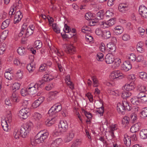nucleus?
I'll return each instance as SVG.
<instances>
[{"mask_svg": "<svg viewBox=\"0 0 147 147\" xmlns=\"http://www.w3.org/2000/svg\"><path fill=\"white\" fill-rule=\"evenodd\" d=\"M26 28V25H23L20 32L18 34L19 37H21L23 36L24 37L27 38L32 34L35 29L34 25L33 24L30 25L27 28Z\"/></svg>", "mask_w": 147, "mask_h": 147, "instance_id": "obj_1", "label": "nucleus"}, {"mask_svg": "<svg viewBox=\"0 0 147 147\" xmlns=\"http://www.w3.org/2000/svg\"><path fill=\"white\" fill-rule=\"evenodd\" d=\"M131 105L126 99L123 100L122 103H119L117 105V110L121 114H123L126 110L128 111L131 110Z\"/></svg>", "mask_w": 147, "mask_h": 147, "instance_id": "obj_2", "label": "nucleus"}, {"mask_svg": "<svg viewBox=\"0 0 147 147\" xmlns=\"http://www.w3.org/2000/svg\"><path fill=\"white\" fill-rule=\"evenodd\" d=\"M32 124L31 122L27 123L21 127L20 134L22 138H25L29 133L32 128Z\"/></svg>", "mask_w": 147, "mask_h": 147, "instance_id": "obj_3", "label": "nucleus"}, {"mask_svg": "<svg viewBox=\"0 0 147 147\" xmlns=\"http://www.w3.org/2000/svg\"><path fill=\"white\" fill-rule=\"evenodd\" d=\"M68 128V125L67 122L65 120L61 121L58 125V129L57 132L60 135L65 132Z\"/></svg>", "mask_w": 147, "mask_h": 147, "instance_id": "obj_4", "label": "nucleus"}, {"mask_svg": "<svg viewBox=\"0 0 147 147\" xmlns=\"http://www.w3.org/2000/svg\"><path fill=\"white\" fill-rule=\"evenodd\" d=\"M124 78V75L120 71H114L110 75V78L112 80H118Z\"/></svg>", "mask_w": 147, "mask_h": 147, "instance_id": "obj_5", "label": "nucleus"}, {"mask_svg": "<svg viewBox=\"0 0 147 147\" xmlns=\"http://www.w3.org/2000/svg\"><path fill=\"white\" fill-rule=\"evenodd\" d=\"M30 110L26 108L22 109L19 111L18 115L23 119H26L30 115Z\"/></svg>", "mask_w": 147, "mask_h": 147, "instance_id": "obj_6", "label": "nucleus"}, {"mask_svg": "<svg viewBox=\"0 0 147 147\" xmlns=\"http://www.w3.org/2000/svg\"><path fill=\"white\" fill-rule=\"evenodd\" d=\"M75 133L73 130H71L67 133L64 141L65 142H68L71 141L74 137Z\"/></svg>", "mask_w": 147, "mask_h": 147, "instance_id": "obj_7", "label": "nucleus"}, {"mask_svg": "<svg viewBox=\"0 0 147 147\" xmlns=\"http://www.w3.org/2000/svg\"><path fill=\"white\" fill-rule=\"evenodd\" d=\"M48 135L49 133L47 132L46 131L44 132L40 131L37 134L36 137L37 138V136L38 137L39 136V138H38L40 142H43L48 137Z\"/></svg>", "mask_w": 147, "mask_h": 147, "instance_id": "obj_8", "label": "nucleus"}, {"mask_svg": "<svg viewBox=\"0 0 147 147\" xmlns=\"http://www.w3.org/2000/svg\"><path fill=\"white\" fill-rule=\"evenodd\" d=\"M139 12L140 15L143 18H147V8L146 7L142 5L140 6Z\"/></svg>", "mask_w": 147, "mask_h": 147, "instance_id": "obj_9", "label": "nucleus"}, {"mask_svg": "<svg viewBox=\"0 0 147 147\" xmlns=\"http://www.w3.org/2000/svg\"><path fill=\"white\" fill-rule=\"evenodd\" d=\"M118 9L120 12L125 13L129 9V7L128 4L122 3L119 4Z\"/></svg>", "mask_w": 147, "mask_h": 147, "instance_id": "obj_10", "label": "nucleus"}, {"mask_svg": "<svg viewBox=\"0 0 147 147\" xmlns=\"http://www.w3.org/2000/svg\"><path fill=\"white\" fill-rule=\"evenodd\" d=\"M15 14L14 18V24H17L21 20L22 18V15L20 11H17L16 13L13 12Z\"/></svg>", "mask_w": 147, "mask_h": 147, "instance_id": "obj_11", "label": "nucleus"}, {"mask_svg": "<svg viewBox=\"0 0 147 147\" xmlns=\"http://www.w3.org/2000/svg\"><path fill=\"white\" fill-rule=\"evenodd\" d=\"M131 67V65L130 62L128 61H126L123 62L121 66L122 69L126 71L129 70Z\"/></svg>", "mask_w": 147, "mask_h": 147, "instance_id": "obj_12", "label": "nucleus"}, {"mask_svg": "<svg viewBox=\"0 0 147 147\" xmlns=\"http://www.w3.org/2000/svg\"><path fill=\"white\" fill-rule=\"evenodd\" d=\"M44 98L43 97H40L35 100L32 104V107L34 108L38 107L44 101Z\"/></svg>", "mask_w": 147, "mask_h": 147, "instance_id": "obj_13", "label": "nucleus"}, {"mask_svg": "<svg viewBox=\"0 0 147 147\" xmlns=\"http://www.w3.org/2000/svg\"><path fill=\"white\" fill-rule=\"evenodd\" d=\"M65 50L67 53L72 54L75 52L76 49L72 44H69L66 46Z\"/></svg>", "mask_w": 147, "mask_h": 147, "instance_id": "obj_14", "label": "nucleus"}, {"mask_svg": "<svg viewBox=\"0 0 147 147\" xmlns=\"http://www.w3.org/2000/svg\"><path fill=\"white\" fill-rule=\"evenodd\" d=\"M114 57L112 54L109 53L106 56L105 60L107 64H109L112 63L114 62Z\"/></svg>", "mask_w": 147, "mask_h": 147, "instance_id": "obj_15", "label": "nucleus"}, {"mask_svg": "<svg viewBox=\"0 0 147 147\" xmlns=\"http://www.w3.org/2000/svg\"><path fill=\"white\" fill-rule=\"evenodd\" d=\"M21 2L20 0H17L16 2V5H14L13 6L11 7L10 10L9 11V15H12L13 14V13L14 11V8L16 7H17L19 9L21 7Z\"/></svg>", "mask_w": 147, "mask_h": 147, "instance_id": "obj_16", "label": "nucleus"}, {"mask_svg": "<svg viewBox=\"0 0 147 147\" xmlns=\"http://www.w3.org/2000/svg\"><path fill=\"white\" fill-rule=\"evenodd\" d=\"M123 142L124 144L127 147H129L131 144V137L128 135L127 134H125L123 139Z\"/></svg>", "mask_w": 147, "mask_h": 147, "instance_id": "obj_17", "label": "nucleus"}, {"mask_svg": "<svg viewBox=\"0 0 147 147\" xmlns=\"http://www.w3.org/2000/svg\"><path fill=\"white\" fill-rule=\"evenodd\" d=\"M114 33L117 35H120L122 34L123 31V27L120 26H115L113 30Z\"/></svg>", "mask_w": 147, "mask_h": 147, "instance_id": "obj_18", "label": "nucleus"}, {"mask_svg": "<svg viewBox=\"0 0 147 147\" xmlns=\"http://www.w3.org/2000/svg\"><path fill=\"white\" fill-rule=\"evenodd\" d=\"M65 81L67 85L71 89L73 90L74 88V85L71 80L70 75H67L66 76Z\"/></svg>", "mask_w": 147, "mask_h": 147, "instance_id": "obj_19", "label": "nucleus"}, {"mask_svg": "<svg viewBox=\"0 0 147 147\" xmlns=\"http://www.w3.org/2000/svg\"><path fill=\"white\" fill-rule=\"evenodd\" d=\"M65 81L67 85L71 89L73 90L74 88V85L71 80L70 75H67L66 76Z\"/></svg>", "mask_w": 147, "mask_h": 147, "instance_id": "obj_20", "label": "nucleus"}, {"mask_svg": "<svg viewBox=\"0 0 147 147\" xmlns=\"http://www.w3.org/2000/svg\"><path fill=\"white\" fill-rule=\"evenodd\" d=\"M65 81L67 85L71 89L73 90L74 88V85L71 80L70 75H67L66 76Z\"/></svg>", "mask_w": 147, "mask_h": 147, "instance_id": "obj_21", "label": "nucleus"}, {"mask_svg": "<svg viewBox=\"0 0 147 147\" xmlns=\"http://www.w3.org/2000/svg\"><path fill=\"white\" fill-rule=\"evenodd\" d=\"M107 47L109 52L111 54L114 53L116 50V47L114 44L109 43L107 44Z\"/></svg>", "mask_w": 147, "mask_h": 147, "instance_id": "obj_22", "label": "nucleus"}, {"mask_svg": "<svg viewBox=\"0 0 147 147\" xmlns=\"http://www.w3.org/2000/svg\"><path fill=\"white\" fill-rule=\"evenodd\" d=\"M34 119L38 123H40L42 120V115L40 113L35 112L33 115Z\"/></svg>", "mask_w": 147, "mask_h": 147, "instance_id": "obj_23", "label": "nucleus"}, {"mask_svg": "<svg viewBox=\"0 0 147 147\" xmlns=\"http://www.w3.org/2000/svg\"><path fill=\"white\" fill-rule=\"evenodd\" d=\"M58 94L59 92L57 91L50 92L49 94L48 100H51L56 98L57 97Z\"/></svg>", "mask_w": 147, "mask_h": 147, "instance_id": "obj_24", "label": "nucleus"}, {"mask_svg": "<svg viewBox=\"0 0 147 147\" xmlns=\"http://www.w3.org/2000/svg\"><path fill=\"white\" fill-rule=\"evenodd\" d=\"M11 99L14 102H18L19 100V98L18 93L15 91H14L12 94Z\"/></svg>", "mask_w": 147, "mask_h": 147, "instance_id": "obj_25", "label": "nucleus"}, {"mask_svg": "<svg viewBox=\"0 0 147 147\" xmlns=\"http://www.w3.org/2000/svg\"><path fill=\"white\" fill-rule=\"evenodd\" d=\"M44 83L42 80L39 81L37 82L36 84L33 83H31L30 84L28 87L27 89L30 88L32 87H37L38 86H42L43 85Z\"/></svg>", "mask_w": 147, "mask_h": 147, "instance_id": "obj_26", "label": "nucleus"}, {"mask_svg": "<svg viewBox=\"0 0 147 147\" xmlns=\"http://www.w3.org/2000/svg\"><path fill=\"white\" fill-rule=\"evenodd\" d=\"M51 108L57 113L61 110L62 106L60 104H57L53 105Z\"/></svg>", "mask_w": 147, "mask_h": 147, "instance_id": "obj_27", "label": "nucleus"}, {"mask_svg": "<svg viewBox=\"0 0 147 147\" xmlns=\"http://www.w3.org/2000/svg\"><path fill=\"white\" fill-rule=\"evenodd\" d=\"M1 125L5 131H8L9 130L7 122L6 120L4 119L1 121Z\"/></svg>", "mask_w": 147, "mask_h": 147, "instance_id": "obj_28", "label": "nucleus"}, {"mask_svg": "<svg viewBox=\"0 0 147 147\" xmlns=\"http://www.w3.org/2000/svg\"><path fill=\"white\" fill-rule=\"evenodd\" d=\"M144 43L142 42H140L137 44V49L138 51L140 53H142L144 51L143 47Z\"/></svg>", "mask_w": 147, "mask_h": 147, "instance_id": "obj_29", "label": "nucleus"}, {"mask_svg": "<svg viewBox=\"0 0 147 147\" xmlns=\"http://www.w3.org/2000/svg\"><path fill=\"white\" fill-rule=\"evenodd\" d=\"M55 120L54 117L48 118L45 122V124L48 126H50L55 122Z\"/></svg>", "mask_w": 147, "mask_h": 147, "instance_id": "obj_30", "label": "nucleus"}, {"mask_svg": "<svg viewBox=\"0 0 147 147\" xmlns=\"http://www.w3.org/2000/svg\"><path fill=\"white\" fill-rule=\"evenodd\" d=\"M133 84V83L132 82L129 84H127L124 86V89L128 91L132 90L134 88Z\"/></svg>", "mask_w": 147, "mask_h": 147, "instance_id": "obj_31", "label": "nucleus"}, {"mask_svg": "<svg viewBox=\"0 0 147 147\" xmlns=\"http://www.w3.org/2000/svg\"><path fill=\"white\" fill-rule=\"evenodd\" d=\"M82 142L80 139H77L72 142L71 147H78L82 144Z\"/></svg>", "mask_w": 147, "mask_h": 147, "instance_id": "obj_32", "label": "nucleus"}, {"mask_svg": "<svg viewBox=\"0 0 147 147\" xmlns=\"http://www.w3.org/2000/svg\"><path fill=\"white\" fill-rule=\"evenodd\" d=\"M51 51L53 53H54L59 56H61L63 55L62 53H60L57 49L53 46H51V47H49Z\"/></svg>", "mask_w": 147, "mask_h": 147, "instance_id": "obj_33", "label": "nucleus"}, {"mask_svg": "<svg viewBox=\"0 0 147 147\" xmlns=\"http://www.w3.org/2000/svg\"><path fill=\"white\" fill-rule=\"evenodd\" d=\"M42 86H38L37 87H32L31 88H28V90L29 93L31 95H33L36 93L37 92V90Z\"/></svg>", "mask_w": 147, "mask_h": 147, "instance_id": "obj_34", "label": "nucleus"}, {"mask_svg": "<svg viewBox=\"0 0 147 147\" xmlns=\"http://www.w3.org/2000/svg\"><path fill=\"white\" fill-rule=\"evenodd\" d=\"M141 138L144 139L147 138V129H143L141 130L140 133Z\"/></svg>", "mask_w": 147, "mask_h": 147, "instance_id": "obj_35", "label": "nucleus"}, {"mask_svg": "<svg viewBox=\"0 0 147 147\" xmlns=\"http://www.w3.org/2000/svg\"><path fill=\"white\" fill-rule=\"evenodd\" d=\"M140 127L138 124H136L131 127V131L133 133L136 132L139 130Z\"/></svg>", "mask_w": 147, "mask_h": 147, "instance_id": "obj_36", "label": "nucleus"}, {"mask_svg": "<svg viewBox=\"0 0 147 147\" xmlns=\"http://www.w3.org/2000/svg\"><path fill=\"white\" fill-rule=\"evenodd\" d=\"M10 22L9 19H7L4 21L2 23L1 28L2 29H4L7 27Z\"/></svg>", "mask_w": 147, "mask_h": 147, "instance_id": "obj_37", "label": "nucleus"}, {"mask_svg": "<svg viewBox=\"0 0 147 147\" xmlns=\"http://www.w3.org/2000/svg\"><path fill=\"white\" fill-rule=\"evenodd\" d=\"M111 36V34L110 31L109 30H105L103 31V35L102 37L105 39L109 38Z\"/></svg>", "mask_w": 147, "mask_h": 147, "instance_id": "obj_38", "label": "nucleus"}, {"mask_svg": "<svg viewBox=\"0 0 147 147\" xmlns=\"http://www.w3.org/2000/svg\"><path fill=\"white\" fill-rule=\"evenodd\" d=\"M121 59L119 58H117L115 59L113 67L115 68H117L120 65L121 63Z\"/></svg>", "mask_w": 147, "mask_h": 147, "instance_id": "obj_39", "label": "nucleus"}, {"mask_svg": "<svg viewBox=\"0 0 147 147\" xmlns=\"http://www.w3.org/2000/svg\"><path fill=\"white\" fill-rule=\"evenodd\" d=\"M26 48L23 47H19L18 49L17 52L20 55H24L26 53Z\"/></svg>", "mask_w": 147, "mask_h": 147, "instance_id": "obj_40", "label": "nucleus"}, {"mask_svg": "<svg viewBox=\"0 0 147 147\" xmlns=\"http://www.w3.org/2000/svg\"><path fill=\"white\" fill-rule=\"evenodd\" d=\"M138 74L140 78L143 80H145L147 78V74L145 72H139Z\"/></svg>", "mask_w": 147, "mask_h": 147, "instance_id": "obj_41", "label": "nucleus"}, {"mask_svg": "<svg viewBox=\"0 0 147 147\" xmlns=\"http://www.w3.org/2000/svg\"><path fill=\"white\" fill-rule=\"evenodd\" d=\"M27 69L30 73H32L35 69V67L33 63H30L27 65Z\"/></svg>", "mask_w": 147, "mask_h": 147, "instance_id": "obj_42", "label": "nucleus"}, {"mask_svg": "<svg viewBox=\"0 0 147 147\" xmlns=\"http://www.w3.org/2000/svg\"><path fill=\"white\" fill-rule=\"evenodd\" d=\"M139 98L137 97H134L131 99V102L132 104L135 105H137L139 104Z\"/></svg>", "mask_w": 147, "mask_h": 147, "instance_id": "obj_43", "label": "nucleus"}, {"mask_svg": "<svg viewBox=\"0 0 147 147\" xmlns=\"http://www.w3.org/2000/svg\"><path fill=\"white\" fill-rule=\"evenodd\" d=\"M16 76L18 78L21 79L22 78L23 76V71L20 69L18 70L16 73Z\"/></svg>", "mask_w": 147, "mask_h": 147, "instance_id": "obj_44", "label": "nucleus"}, {"mask_svg": "<svg viewBox=\"0 0 147 147\" xmlns=\"http://www.w3.org/2000/svg\"><path fill=\"white\" fill-rule=\"evenodd\" d=\"M42 46V43L41 41L40 40L36 41L34 43V46L37 49H40Z\"/></svg>", "mask_w": 147, "mask_h": 147, "instance_id": "obj_45", "label": "nucleus"}, {"mask_svg": "<svg viewBox=\"0 0 147 147\" xmlns=\"http://www.w3.org/2000/svg\"><path fill=\"white\" fill-rule=\"evenodd\" d=\"M76 32L75 29L73 28L71 30H70V31L68 33V34H65V35L66 36V37L68 38H70L74 35V33H75Z\"/></svg>", "mask_w": 147, "mask_h": 147, "instance_id": "obj_46", "label": "nucleus"}, {"mask_svg": "<svg viewBox=\"0 0 147 147\" xmlns=\"http://www.w3.org/2000/svg\"><path fill=\"white\" fill-rule=\"evenodd\" d=\"M140 117L144 118L147 117V107L144 108L141 112Z\"/></svg>", "mask_w": 147, "mask_h": 147, "instance_id": "obj_47", "label": "nucleus"}, {"mask_svg": "<svg viewBox=\"0 0 147 147\" xmlns=\"http://www.w3.org/2000/svg\"><path fill=\"white\" fill-rule=\"evenodd\" d=\"M52 28L53 30L56 33H59L60 32V30L59 28L55 24H52Z\"/></svg>", "mask_w": 147, "mask_h": 147, "instance_id": "obj_48", "label": "nucleus"}, {"mask_svg": "<svg viewBox=\"0 0 147 147\" xmlns=\"http://www.w3.org/2000/svg\"><path fill=\"white\" fill-rule=\"evenodd\" d=\"M20 135H21L20 131H19L17 129H15L14 130L13 132V136L15 139H19L20 136Z\"/></svg>", "mask_w": 147, "mask_h": 147, "instance_id": "obj_49", "label": "nucleus"}, {"mask_svg": "<svg viewBox=\"0 0 147 147\" xmlns=\"http://www.w3.org/2000/svg\"><path fill=\"white\" fill-rule=\"evenodd\" d=\"M57 113L51 108L49 111L48 112V114L49 116L52 117H54V119H55V117L56 116V114Z\"/></svg>", "mask_w": 147, "mask_h": 147, "instance_id": "obj_50", "label": "nucleus"}, {"mask_svg": "<svg viewBox=\"0 0 147 147\" xmlns=\"http://www.w3.org/2000/svg\"><path fill=\"white\" fill-rule=\"evenodd\" d=\"M93 82V86L94 87H97L99 85L98 81L95 76H93L91 78Z\"/></svg>", "mask_w": 147, "mask_h": 147, "instance_id": "obj_51", "label": "nucleus"}, {"mask_svg": "<svg viewBox=\"0 0 147 147\" xmlns=\"http://www.w3.org/2000/svg\"><path fill=\"white\" fill-rule=\"evenodd\" d=\"M131 95V93L129 91H124L122 93L121 96L123 98H125L130 96Z\"/></svg>", "mask_w": 147, "mask_h": 147, "instance_id": "obj_52", "label": "nucleus"}, {"mask_svg": "<svg viewBox=\"0 0 147 147\" xmlns=\"http://www.w3.org/2000/svg\"><path fill=\"white\" fill-rule=\"evenodd\" d=\"M128 59L133 61H134L136 60V56L133 53H131L128 55L127 57Z\"/></svg>", "mask_w": 147, "mask_h": 147, "instance_id": "obj_53", "label": "nucleus"}, {"mask_svg": "<svg viewBox=\"0 0 147 147\" xmlns=\"http://www.w3.org/2000/svg\"><path fill=\"white\" fill-rule=\"evenodd\" d=\"M20 93L22 96H25L28 95L29 93L27 89L23 88L20 91Z\"/></svg>", "mask_w": 147, "mask_h": 147, "instance_id": "obj_54", "label": "nucleus"}, {"mask_svg": "<svg viewBox=\"0 0 147 147\" xmlns=\"http://www.w3.org/2000/svg\"><path fill=\"white\" fill-rule=\"evenodd\" d=\"M31 144L33 146H35L37 144L40 143L38 138L33 139L31 140Z\"/></svg>", "mask_w": 147, "mask_h": 147, "instance_id": "obj_55", "label": "nucleus"}, {"mask_svg": "<svg viewBox=\"0 0 147 147\" xmlns=\"http://www.w3.org/2000/svg\"><path fill=\"white\" fill-rule=\"evenodd\" d=\"M129 118L127 116H125L122 119V123L125 125L128 124L129 123Z\"/></svg>", "mask_w": 147, "mask_h": 147, "instance_id": "obj_56", "label": "nucleus"}, {"mask_svg": "<svg viewBox=\"0 0 147 147\" xmlns=\"http://www.w3.org/2000/svg\"><path fill=\"white\" fill-rule=\"evenodd\" d=\"M103 31L100 28H97L95 30V33L96 34L102 37L103 35Z\"/></svg>", "mask_w": 147, "mask_h": 147, "instance_id": "obj_57", "label": "nucleus"}, {"mask_svg": "<svg viewBox=\"0 0 147 147\" xmlns=\"http://www.w3.org/2000/svg\"><path fill=\"white\" fill-rule=\"evenodd\" d=\"M104 55L101 53H98L97 54L96 59L98 61H101L104 59Z\"/></svg>", "mask_w": 147, "mask_h": 147, "instance_id": "obj_58", "label": "nucleus"}, {"mask_svg": "<svg viewBox=\"0 0 147 147\" xmlns=\"http://www.w3.org/2000/svg\"><path fill=\"white\" fill-rule=\"evenodd\" d=\"M4 75L5 78L8 80H11L12 78V75L9 71L5 72Z\"/></svg>", "mask_w": 147, "mask_h": 147, "instance_id": "obj_59", "label": "nucleus"}, {"mask_svg": "<svg viewBox=\"0 0 147 147\" xmlns=\"http://www.w3.org/2000/svg\"><path fill=\"white\" fill-rule=\"evenodd\" d=\"M98 22V20H97L92 19L89 20L88 24L90 26H94Z\"/></svg>", "mask_w": 147, "mask_h": 147, "instance_id": "obj_60", "label": "nucleus"}, {"mask_svg": "<svg viewBox=\"0 0 147 147\" xmlns=\"http://www.w3.org/2000/svg\"><path fill=\"white\" fill-rule=\"evenodd\" d=\"M85 40L88 43H90L92 42L93 40V38L90 35L87 34L85 36Z\"/></svg>", "mask_w": 147, "mask_h": 147, "instance_id": "obj_61", "label": "nucleus"}, {"mask_svg": "<svg viewBox=\"0 0 147 147\" xmlns=\"http://www.w3.org/2000/svg\"><path fill=\"white\" fill-rule=\"evenodd\" d=\"M20 86V84L18 82L14 83L12 86V89L13 90L16 91L19 89Z\"/></svg>", "mask_w": 147, "mask_h": 147, "instance_id": "obj_62", "label": "nucleus"}, {"mask_svg": "<svg viewBox=\"0 0 147 147\" xmlns=\"http://www.w3.org/2000/svg\"><path fill=\"white\" fill-rule=\"evenodd\" d=\"M6 49V45L4 44L1 45L0 47V54H3L5 52Z\"/></svg>", "mask_w": 147, "mask_h": 147, "instance_id": "obj_63", "label": "nucleus"}, {"mask_svg": "<svg viewBox=\"0 0 147 147\" xmlns=\"http://www.w3.org/2000/svg\"><path fill=\"white\" fill-rule=\"evenodd\" d=\"M138 89L140 92H145L146 91V87L141 84L138 85Z\"/></svg>", "mask_w": 147, "mask_h": 147, "instance_id": "obj_64", "label": "nucleus"}]
</instances>
